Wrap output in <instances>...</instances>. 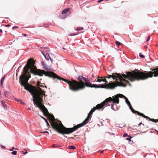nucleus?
Listing matches in <instances>:
<instances>
[{"label": "nucleus", "instance_id": "1", "mask_svg": "<svg viewBox=\"0 0 158 158\" xmlns=\"http://www.w3.org/2000/svg\"><path fill=\"white\" fill-rule=\"evenodd\" d=\"M152 71L148 72L144 71L143 72H141L138 69H135L134 70L130 71H127L125 72L126 74H120L118 73H113L112 75H107L106 78L109 79L112 78L113 80H119L120 83L116 85L114 82L111 81L109 83L113 84L114 85L117 86L126 87L127 84H129V86H131V84L129 83V81L126 80V79L130 80L131 82L135 81H139L140 80H144L148 79L149 77H152L153 76L155 77L158 76V69H153ZM105 86H106L107 84Z\"/></svg>", "mask_w": 158, "mask_h": 158}, {"label": "nucleus", "instance_id": "2", "mask_svg": "<svg viewBox=\"0 0 158 158\" xmlns=\"http://www.w3.org/2000/svg\"><path fill=\"white\" fill-rule=\"evenodd\" d=\"M93 113V112L91 110L87 117L81 123L77 124L72 128H68L65 127L60 120H58L56 122H54V123H51V125L52 128L58 133L62 135L69 134L88 123L89 121V120L92 117Z\"/></svg>", "mask_w": 158, "mask_h": 158}, {"label": "nucleus", "instance_id": "3", "mask_svg": "<svg viewBox=\"0 0 158 158\" xmlns=\"http://www.w3.org/2000/svg\"><path fill=\"white\" fill-rule=\"evenodd\" d=\"M35 62L34 60L29 59L27 63L23 68L24 74L23 78L26 82H28L29 78L31 77V73L34 75H38L37 68L35 65Z\"/></svg>", "mask_w": 158, "mask_h": 158}, {"label": "nucleus", "instance_id": "4", "mask_svg": "<svg viewBox=\"0 0 158 158\" xmlns=\"http://www.w3.org/2000/svg\"><path fill=\"white\" fill-rule=\"evenodd\" d=\"M55 77L60 80H62L67 83L69 85V89L73 91H77L83 89L85 87L84 84L82 82H77V81L73 79L70 80L64 79L58 76L56 74H54Z\"/></svg>", "mask_w": 158, "mask_h": 158}, {"label": "nucleus", "instance_id": "5", "mask_svg": "<svg viewBox=\"0 0 158 158\" xmlns=\"http://www.w3.org/2000/svg\"><path fill=\"white\" fill-rule=\"evenodd\" d=\"M85 82L89 84L85 85V83L84 85L85 87L86 86L87 87L90 88H105L107 89H114L116 85H114L113 84L111 83H108L106 86H104L103 84H92L90 82V80L87 78H86V80H85Z\"/></svg>", "mask_w": 158, "mask_h": 158}, {"label": "nucleus", "instance_id": "6", "mask_svg": "<svg viewBox=\"0 0 158 158\" xmlns=\"http://www.w3.org/2000/svg\"><path fill=\"white\" fill-rule=\"evenodd\" d=\"M44 96V94L41 93H38L35 95V98L37 100L38 102H36L35 99L33 98L32 100L33 102L34 105L37 107L41 108L40 104H43L44 100L43 99Z\"/></svg>", "mask_w": 158, "mask_h": 158}, {"label": "nucleus", "instance_id": "7", "mask_svg": "<svg viewBox=\"0 0 158 158\" xmlns=\"http://www.w3.org/2000/svg\"><path fill=\"white\" fill-rule=\"evenodd\" d=\"M112 97L113 98L110 97H109L102 102V103L105 104V107L110 106V104L109 103V102L116 104H118L119 103V99L117 95Z\"/></svg>", "mask_w": 158, "mask_h": 158}, {"label": "nucleus", "instance_id": "8", "mask_svg": "<svg viewBox=\"0 0 158 158\" xmlns=\"http://www.w3.org/2000/svg\"><path fill=\"white\" fill-rule=\"evenodd\" d=\"M105 107V104H104V103H102V102L100 104H98L96 105L95 107H94L91 110L93 113L96 110H100L102 109V111Z\"/></svg>", "mask_w": 158, "mask_h": 158}, {"label": "nucleus", "instance_id": "9", "mask_svg": "<svg viewBox=\"0 0 158 158\" xmlns=\"http://www.w3.org/2000/svg\"><path fill=\"white\" fill-rule=\"evenodd\" d=\"M125 102L129 106V108L131 110V111L133 113L136 114V113L138 115L139 114V113H140L139 111L136 110H135L132 107L130 102L129 101L128 98L127 97H125Z\"/></svg>", "mask_w": 158, "mask_h": 158}, {"label": "nucleus", "instance_id": "10", "mask_svg": "<svg viewBox=\"0 0 158 158\" xmlns=\"http://www.w3.org/2000/svg\"><path fill=\"white\" fill-rule=\"evenodd\" d=\"M138 115L141 116L143 117L146 118L147 120H148L150 121L156 123L157 122V119H154L151 118L148 116H146L144 115L142 113H139Z\"/></svg>", "mask_w": 158, "mask_h": 158}, {"label": "nucleus", "instance_id": "11", "mask_svg": "<svg viewBox=\"0 0 158 158\" xmlns=\"http://www.w3.org/2000/svg\"><path fill=\"white\" fill-rule=\"evenodd\" d=\"M19 83H20V84L22 86H23L24 87V89L25 90L29 92L32 95L33 97H34V94L33 92L32 91V90L31 89H29L28 87H27L22 82H21L20 80V79H19Z\"/></svg>", "mask_w": 158, "mask_h": 158}, {"label": "nucleus", "instance_id": "12", "mask_svg": "<svg viewBox=\"0 0 158 158\" xmlns=\"http://www.w3.org/2000/svg\"><path fill=\"white\" fill-rule=\"evenodd\" d=\"M41 64L43 66V68L45 69L47 71L51 70L50 69V67L48 66L45 62L43 61L41 62Z\"/></svg>", "mask_w": 158, "mask_h": 158}, {"label": "nucleus", "instance_id": "13", "mask_svg": "<svg viewBox=\"0 0 158 158\" xmlns=\"http://www.w3.org/2000/svg\"><path fill=\"white\" fill-rule=\"evenodd\" d=\"M43 74L45 76H47V77H48L50 78L52 77L53 79L56 78V77H54L55 76H54L55 75L54 74H56L53 72L51 74H50L47 73L45 72L44 73H43Z\"/></svg>", "mask_w": 158, "mask_h": 158}, {"label": "nucleus", "instance_id": "14", "mask_svg": "<svg viewBox=\"0 0 158 158\" xmlns=\"http://www.w3.org/2000/svg\"><path fill=\"white\" fill-rule=\"evenodd\" d=\"M42 104V105H40V107H41V108L40 109V108H39L40 110L41 111H43L47 113H48L49 112L47 109L43 105L44 104Z\"/></svg>", "mask_w": 158, "mask_h": 158}, {"label": "nucleus", "instance_id": "15", "mask_svg": "<svg viewBox=\"0 0 158 158\" xmlns=\"http://www.w3.org/2000/svg\"><path fill=\"white\" fill-rule=\"evenodd\" d=\"M70 8H66L63 10L61 12V14L63 15L66 14L68 15L69 14Z\"/></svg>", "mask_w": 158, "mask_h": 158}, {"label": "nucleus", "instance_id": "16", "mask_svg": "<svg viewBox=\"0 0 158 158\" xmlns=\"http://www.w3.org/2000/svg\"><path fill=\"white\" fill-rule=\"evenodd\" d=\"M42 54L44 57L45 59L47 60H49V59L50 58V56L47 53H44L43 52H42Z\"/></svg>", "mask_w": 158, "mask_h": 158}, {"label": "nucleus", "instance_id": "17", "mask_svg": "<svg viewBox=\"0 0 158 158\" xmlns=\"http://www.w3.org/2000/svg\"><path fill=\"white\" fill-rule=\"evenodd\" d=\"M71 13V12H69V14L68 15L66 14H64L62 15H59V17L61 19H63L66 18L67 17L68 15H70Z\"/></svg>", "mask_w": 158, "mask_h": 158}, {"label": "nucleus", "instance_id": "18", "mask_svg": "<svg viewBox=\"0 0 158 158\" xmlns=\"http://www.w3.org/2000/svg\"><path fill=\"white\" fill-rule=\"evenodd\" d=\"M1 102L2 104V106L5 108L7 109V105L6 104L5 101L4 100L1 101Z\"/></svg>", "mask_w": 158, "mask_h": 158}, {"label": "nucleus", "instance_id": "19", "mask_svg": "<svg viewBox=\"0 0 158 158\" xmlns=\"http://www.w3.org/2000/svg\"><path fill=\"white\" fill-rule=\"evenodd\" d=\"M39 116L42 118L44 120V121L45 122V123H46V125L48 126V127L49 126H50V125H49V123H48V121L45 119V118H44V117H43V116H42L41 115H39Z\"/></svg>", "mask_w": 158, "mask_h": 158}, {"label": "nucleus", "instance_id": "20", "mask_svg": "<svg viewBox=\"0 0 158 158\" xmlns=\"http://www.w3.org/2000/svg\"><path fill=\"white\" fill-rule=\"evenodd\" d=\"M117 96L118 97V98H123L124 99H125V98L126 97V96H125L123 95L122 94H117Z\"/></svg>", "mask_w": 158, "mask_h": 158}, {"label": "nucleus", "instance_id": "21", "mask_svg": "<svg viewBox=\"0 0 158 158\" xmlns=\"http://www.w3.org/2000/svg\"><path fill=\"white\" fill-rule=\"evenodd\" d=\"M102 78H101L100 77L98 76L96 78V82H100L102 81Z\"/></svg>", "mask_w": 158, "mask_h": 158}, {"label": "nucleus", "instance_id": "22", "mask_svg": "<svg viewBox=\"0 0 158 158\" xmlns=\"http://www.w3.org/2000/svg\"><path fill=\"white\" fill-rule=\"evenodd\" d=\"M111 109H112L113 110H116V109H117V106L116 105H115V108L114 107V105L113 104L111 105Z\"/></svg>", "mask_w": 158, "mask_h": 158}, {"label": "nucleus", "instance_id": "23", "mask_svg": "<svg viewBox=\"0 0 158 158\" xmlns=\"http://www.w3.org/2000/svg\"><path fill=\"white\" fill-rule=\"evenodd\" d=\"M61 146L60 145H58L56 144H53L52 145V148H58V147H60Z\"/></svg>", "mask_w": 158, "mask_h": 158}, {"label": "nucleus", "instance_id": "24", "mask_svg": "<svg viewBox=\"0 0 158 158\" xmlns=\"http://www.w3.org/2000/svg\"><path fill=\"white\" fill-rule=\"evenodd\" d=\"M68 148L69 149L74 150L76 148V147H75V146H74L73 145H71V146H69L68 147Z\"/></svg>", "mask_w": 158, "mask_h": 158}, {"label": "nucleus", "instance_id": "25", "mask_svg": "<svg viewBox=\"0 0 158 158\" xmlns=\"http://www.w3.org/2000/svg\"><path fill=\"white\" fill-rule=\"evenodd\" d=\"M77 34H78V33H70L69 34V35L70 36H73L77 35Z\"/></svg>", "mask_w": 158, "mask_h": 158}, {"label": "nucleus", "instance_id": "26", "mask_svg": "<svg viewBox=\"0 0 158 158\" xmlns=\"http://www.w3.org/2000/svg\"><path fill=\"white\" fill-rule=\"evenodd\" d=\"M115 44L117 46H119L122 44V43L117 41H115Z\"/></svg>", "mask_w": 158, "mask_h": 158}, {"label": "nucleus", "instance_id": "27", "mask_svg": "<svg viewBox=\"0 0 158 158\" xmlns=\"http://www.w3.org/2000/svg\"><path fill=\"white\" fill-rule=\"evenodd\" d=\"M132 137H132L131 135H129L128 136V138H126V139L129 141L132 138Z\"/></svg>", "mask_w": 158, "mask_h": 158}, {"label": "nucleus", "instance_id": "28", "mask_svg": "<svg viewBox=\"0 0 158 158\" xmlns=\"http://www.w3.org/2000/svg\"><path fill=\"white\" fill-rule=\"evenodd\" d=\"M139 57L143 59L145 58V56L143 54H142L141 53H139Z\"/></svg>", "mask_w": 158, "mask_h": 158}, {"label": "nucleus", "instance_id": "29", "mask_svg": "<svg viewBox=\"0 0 158 158\" xmlns=\"http://www.w3.org/2000/svg\"><path fill=\"white\" fill-rule=\"evenodd\" d=\"M81 76H79L78 77H77V79L78 80L80 81H79L78 82H80L81 81V82H83L84 83V82L83 81H81ZM77 82H78V81H77Z\"/></svg>", "mask_w": 158, "mask_h": 158}, {"label": "nucleus", "instance_id": "30", "mask_svg": "<svg viewBox=\"0 0 158 158\" xmlns=\"http://www.w3.org/2000/svg\"><path fill=\"white\" fill-rule=\"evenodd\" d=\"M17 152L16 151H14L11 152V154L14 155H16L17 154Z\"/></svg>", "mask_w": 158, "mask_h": 158}, {"label": "nucleus", "instance_id": "31", "mask_svg": "<svg viewBox=\"0 0 158 158\" xmlns=\"http://www.w3.org/2000/svg\"><path fill=\"white\" fill-rule=\"evenodd\" d=\"M9 93V92L7 91H5L4 92V95L6 97V95H8V94Z\"/></svg>", "mask_w": 158, "mask_h": 158}, {"label": "nucleus", "instance_id": "32", "mask_svg": "<svg viewBox=\"0 0 158 158\" xmlns=\"http://www.w3.org/2000/svg\"><path fill=\"white\" fill-rule=\"evenodd\" d=\"M102 81H103L104 82H105L106 83H108V81L106 80V78H102Z\"/></svg>", "mask_w": 158, "mask_h": 158}, {"label": "nucleus", "instance_id": "33", "mask_svg": "<svg viewBox=\"0 0 158 158\" xmlns=\"http://www.w3.org/2000/svg\"><path fill=\"white\" fill-rule=\"evenodd\" d=\"M6 76V75L5 74L3 77H2L0 81H4L5 80V78Z\"/></svg>", "mask_w": 158, "mask_h": 158}, {"label": "nucleus", "instance_id": "34", "mask_svg": "<svg viewBox=\"0 0 158 158\" xmlns=\"http://www.w3.org/2000/svg\"><path fill=\"white\" fill-rule=\"evenodd\" d=\"M25 151L24 152L23 151H22V152L24 154H26L27 153V150L26 149H24V150Z\"/></svg>", "mask_w": 158, "mask_h": 158}, {"label": "nucleus", "instance_id": "35", "mask_svg": "<svg viewBox=\"0 0 158 158\" xmlns=\"http://www.w3.org/2000/svg\"><path fill=\"white\" fill-rule=\"evenodd\" d=\"M81 81H82L83 80L84 81H85V80H86V78L85 77H84L83 76H81Z\"/></svg>", "mask_w": 158, "mask_h": 158}, {"label": "nucleus", "instance_id": "36", "mask_svg": "<svg viewBox=\"0 0 158 158\" xmlns=\"http://www.w3.org/2000/svg\"><path fill=\"white\" fill-rule=\"evenodd\" d=\"M128 135H128L127 133H125L123 135V137H128Z\"/></svg>", "mask_w": 158, "mask_h": 158}, {"label": "nucleus", "instance_id": "37", "mask_svg": "<svg viewBox=\"0 0 158 158\" xmlns=\"http://www.w3.org/2000/svg\"><path fill=\"white\" fill-rule=\"evenodd\" d=\"M129 143L130 144H132L133 143V141L131 140V139L129 141Z\"/></svg>", "mask_w": 158, "mask_h": 158}, {"label": "nucleus", "instance_id": "38", "mask_svg": "<svg viewBox=\"0 0 158 158\" xmlns=\"http://www.w3.org/2000/svg\"><path fill=\"white\" fill-rule=\"evenodd\" d=\"M75 30L77 31H81V29L80 27H78L77 28L75 29Z\"/></svg>", "mask_w": 158, "mask_h": 158}, {"label": "nucleus", "instance_id": "39", "mask_svg": "<svg viewBox=\"0 0 158 158\" xmlns=\"http://www.w3.org/2000/svg\"><path fill=\"white\" fill-rule=\"evenodd\" d=\"M15 148L14 147H12L11 148L9 149V151H13L14 149H15Z\"/></svg>", "mask_w": 158, "mask_h": 158}, {"label": "nucleus", "instance_id": "40", "mask_svg": "<svg viewBox=\"0 0 158 158\" xmlns=\"http://www.w3.org/2000/svg\"><path fill=\"white\" fill-rule=\"evenodd\" d=\"M150 40V36H148L147 38V40H146V41L147 42H148Z\"/></svg>", "mask_w": 158, "mask_h": 158}, {"label": "nucleus", "instance_id": "41", "mask_svg": "<svg viewBox=\"0 0 158 158\" xmlns=\"http://www.w3.org/2000/svg\"><path fill=\"white\" fill-rule=\"evenodd\" d=\"M0 144V146L1 148L2 149H5L6 148V147L2 145V144Z\"/></svg>", "mask_w": 158, "mask_h": 158}, {"label": "nucleus", "instance_id": "42", "mask_svg": "<svg viewBox=\"0 0 158 158\" xmlns=\"http://www.w3.org/2000/svg\"><path fill=\"white\" fill-rule=\"evenodd\" d=\"M15 101L18 102H20V101H21V100L20 99H18L17 98H15Z\"/></svg>", "mask_w": 158, "mask_h": 158}, {"label": "nucleus", "instance_id": "43", "mask_svg": "<svg viewBox=\"0 0 158 158\" xmlns=\"http://www.w3.org/2000/svg\"><path fill=\"white\" fill-rule=\"evenodd\" d=\"M18 28H19V27H18V26H13L12 27V29H14Z\"/></svg>", "mask_w": 158, "mask_h": 158}, {"label": "nucleus", "instance_id": "44", "mask_svg": "<svg viewBox=\"0 0 158 158\" xmlns=\"http://www.w3.org/2000/svg\"><path fill=\"white\" fill-rule=\"evenodd\" d=\"M104 0H98V1H97V2L98 3H100L101 2H102V1H103Z\"/></svg>", "mask_w": 158, "mask_h": 158}, {"label": "nucleus", "instance_id": "45", "mask_svg": "<svg viewBox=\"0 0 158 158\" xmlns=\"http://www.w3.org/2000/svg\"><path fill=\"white\" fill-rule=\"evenodd\" d=\"M2 29H0V33H1V34H0V36L2 35Z\"/></svg>", "mask_w": 158, "mask_h": 158}, {"label": "nucleus", "instance_id": "46", "mask_svg": "<svg viewBox=\"0 0 158 158\" xmlns=\"http://www.w3.org/2000/svg\"><path fill=\"white\" fill-rule=\"evenodd\" d=\"M49 60H50L51 61V63H52L53 60V59H52V58H51V57H50V59H49Z\"/></svg>", "mask_w": 158, "mask_h": 158}, {"label": "nucleus", "instance_id": "47", "mask_svg": "<svg viewBox=\"0 0 158 158\" xmlns=\"http://www.w3.org/2000/svg\"><path fill=\"white\" fill-rule=\"evenodd\" d=\"M10 26V25L9 24H8L6 25L5 26L6 27H9Z\"/></svg>", "mask_w": 158, "mask_h": 158}, {"label": "nucleus", "instance_id": "48", "mask_svg": "<svg viewBox=\"0 0 158 158\" xmlns=\"http://www.w3.org/2000/svg\"><path fill=\"white\" fill-rule=\"evenodd\" d=\"M23 36L25 37H26L27 36V35L26 34H23Z\"/></svg>", "mask_w": 158, "mask_h": 158}, {"label": "nucleus", "instance_id": "49", "mask_svg": "<svg viewBox=\"0 0 158 158\" xmlns=\"http://www.w3.org/2000/svg\"><path fill=\"white\" fill-rule=\"evenodd\" d=\"M154 130L156 132L157 134L158 135V131L156 129H154Z\"/></svg>", "mask_w": 158, "mask_h": 158}, {"label": "nucleus", "instance_id": "50", "mask_svg": "<svg viewBox=\"0 0 158 158\" xmlns=\"http://www.w3.org/2000/svg\"><path fill=\"white\" fill-rule=\"evenodd\" d=\"M1 81V85H2L3 84V82H4V81Z\"/></svg>", "mask_w": 158, "mask_h": 158}, {"label": "nucleus", "instance_id": "51", "mask_svg": "<svg viewBox=\"0 0 158 158\" xmlns=\"http://www.w3.org/2000/svg\"><path fill=\"white\" fill-rule=\"evenodd\" d=\"M81 31L84 30V28L83 27H80Z\"/></svg>", "mask_w": 158, "mask_h": 158}, {"label": "nucleus", "instance_id": "52", "mask_svg": "<svg viewBox=\"0 0 158 158\" xmlns=\"http://www.w3.org/2000/svg\"><path fill=\"white\" fill-rule=\"evenodd\" d=\"M43 133H48V134L49 133L48 131H44L43 132Z\"/></svg>", "mask_w": 158, "mask_h": 158}, {"label": "nucleus", "instance_id": "53", "mask_svg": "<svg viewBox=\"0 0 158 158\" xmlns=\"http://www.w3.org/2000/svg\"><path fill=\"white\" fill-rule=\"evenodd\" d=\"M141 124H142V123L141 122L139 123L138 126H140L141 125Z\"/></svg>", "mask_w": 158, "mask_h": 158}, {"label": "nucleus", "instance_id": "54", "mask_svg": "<svg viewBox=\"0 0 158 158\" xmlns=\"http://www.w3.org/2000/svg\"><path fill=\"white\" fill-rule=\"evenodd\" d=\"M103 152H104V151L103 150H101L100 152V153H103Z\"/></svg>", "mask_w": 158, "mask_h": 158}, {"label": "nucleus", "instance_id": "55", "mask_svg": "<svg viewBox=\"0 0 158 158\" xmlns=\"http://www.w3.org/2000/svg\"><path fill=\"white\" fill-rule=\"evenodd\" d=\"M108 133H109L110 134H111V135H114V133H110V132H108Z\"/></svg>", "mask_w": 158, "mask_h": 158}, {"label": "nucleus", "instance_id": "56", "mask_svg": "<svg viewBox=\"0 0 158 158\" xmlns=\"http://www.w3.org/2000/svg\"><path fill=\"white\" fill-rule=\"evenodd\" d=\"M95 81H96V79H95V80L94 81H92V82H94Z\"/></svg>", "mask_w": 158, "mask_h": 158}, {"label": "nucleus", "instance_id": "57", "mask_svg": "<svg viewBox=\"0 0 158 158\" xmlns=\"http://www.w3.org/2000/svg\"><path fill=\"white\" fill-rule=\"evenodd\" d=\"M149 132L151 133H153L152 131H150Z\"/></svg>", "mask_w": 158, "mask_h": 158}, {"label": "nucleus", "instance_id": "58", "mask_svg": "<svg viewBox=\"0 0 158 158\" xmlns=\"http://www.w3.org/2000/svg\"><path fill=\"white\" fill-rule=\"evenodd\" d=\"M100 123L101 124H102V122H101Z\"/></svg>", "mask_w": 158, "mask_h": 158}, {"label": "nucleus", "instance_id": "59", "mask_svg": "<svg viewBox=\"0 0 158 158\" xmlns=\"http://www.w3.org/2000/svg\"><path fill=\"white\" fill-rule=\"evenodd\" d=\"M21 68V66H19V68H18V69H19V68Z\"/></svg>", "mask_w": 158, "mask_h": 158}, {"label": "nucleus", "instance_id": "60", "mask_svg": "<svg viewBox=\"0 0 158 158\" xmlns=\"http://www.w3.org/2000/svg\"><path fill=\"white\" fill-rule=\"evenodd\" d=\"M16 150H18V149L17 148H15V149Z\"/></svg>", "mask_w": 158, "mask_h": 158}, {"label": "nucleus", "instance_id": "61", "mask_svg": "<svg viewBox=\"0 0 158 158\" xmlns=\"http://www.w3.org/2000/svg\"><path fill=\"white\" fill-rule=\"evenodd\" d=\"M63 49H64V50H65V49H65V48H63Z\"/></svg>", "mask_w": 158, "mask_h": 158}, {"label": "nucleus", "instance_id": "62", "mask_svg": "<svg viewBox=\"0 0 158 158\" xmlns=\"http://www.w3.org/2000/svg\"><path fill=\"white\" fill-rule=\"evenodd\" d=\"M94 75H93H93H92V77H94Z\"/></svg>", "mask_w": 158, "mask_h": 158}, {"label": "nucleus", "instance_id": "63", "mask_svg": "<svg viewBox=\"0 0 158 158\" xmlns=\"http://www.w3.org/2000/svg\"><path fill=\"white\" fill-rule=\"evenodd\" d=\"M146 156H143V157H144V158H145V157Z\"/></svg>", "mask_w": 158, "mask_h": 158}, {"label": "nucleus", "instance_id": "64", "mask_svg": "<svg viewBox=\"0 0 158 158\" xmlns=\"http://www.w3.org/2000/svg\"><path fill=\"white\" fill-rule=\"evenodd\" d=\"M28 110H30V108H28Z\"/></svg>", "mask_w": 158, "mask_h": 158}]
</instances>
